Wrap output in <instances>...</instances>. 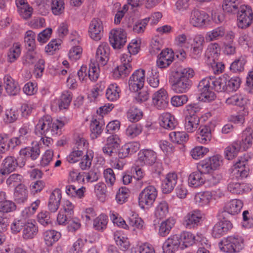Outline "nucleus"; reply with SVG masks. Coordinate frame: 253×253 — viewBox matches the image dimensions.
<instances>
[{"label": "nucleus", "mask_w": 253, "mask_h": 253, "mask_svg": "<svg viewBox=\"0 0 253 253\" xmlns=\"http://www.w3.org/2000/svg\"><path fill=\"white\" fill-rule=\"evenodd\" d=\"M43 236L46 245L47 246H51L59 239L61 234L54 230H49L44 232Z\"/></svg>", "instance_id": "58836bf2"}, {"label": "nucleus", "mask_w": 253, "mask_h": 253, "mask_svg": "<svg viewBox=\"0 0 253 253\" xmlns=\"http://www.w3.org/2000/svg\"><path fill=\"white\" fill-rule=\"evenodd\" d=\"M212 198L211 194L209 191L198 193L195 196V200L199 206H204L208 205Z\"/></svg>", "instance_id": "3c124183"}, {"label": "nucleus", "mask_w": 253, "mask_h": 253, "mask_svg": "<svg viewBox=\"0 0 253 253\" xmlns=\"http://www.w3.org/2000/svg\"><path fill=\"white\" fill-rule=\"evenodd\" d=\"M252 133L253 130L252 128H247L243 132L242 140L240 141H235L238 145H240L241 150H246L251 147L253 139Z\"/></svg>", "instance_id": "7c9ffc66"}, {"label": "nucleus", "mask_w": 253, "mask_h": 253, "mask_svg": "<svg viewBox=\"0 0 253 253\" xmlns=\"http://www.w3.org/2000/svg\"><path fill=\"white\" fill-rule=\"evenodd\" d=\"M211 129L210 126H203L199 128L197 141L201 144L208 143L211 139Z\"/></svg>", "instance_id": "2f4dec72"}, {"label": "nucleus", "mask_w": 253, "mask_h": 253, "mask_svg": "<svg viewBox=\"0 0 253 253\" xmlns=\"http://www.w3.org/2000/svg\"><path fill=\"white\" fill-rule=\"evenodd\" d=\"M145 80V70L142 69L136 70L130 77L128 81L130 90L136 92L140 90L144 86Z\"/></svg>", "instance_id": "4468645a"}, {"label": "nucleus", "mask_w": 253, "mask_h": 253, "mask_svg": "<svg viewBox=\"0 0 253 253\" xmlns=\"http://www.w3.org/2000/svg\"><path fill=\"white\" fill-rule=\"evenodd\" d=\"M181 246L177 234H175L170 236L166 240L163 246V250L164 253H175L179 248L181 249Z\"/></svg>", "instance_id": "5701e85b"}, {"label": "nucleus", "mask_w": 253, "mask_h": 253, "mask_svg": "<svg viewBox=\"0 0 253 253\" xmlns=\"http://www.w3.org/2000/svg\"><path fill=\"white\" fill-rule=\"evenodd\" d=\"M3 81L5 90L9 95L15 96L19 93L20 89L19 85L9 75H5Z\"/></svg>", "instance_id": "bb28decb"}, {"label": "nucleus", "mask_w": 253, "mask_h": 253, "mask_svg": "<svg viewBox=\"0 0 253 253\" xmlns=\"http://www.w3.org/2000/svg\"><path fill=\"white\" fill-rule=\"evenodd\" d=\"M72 99V93L68 90L64 91L58 100V105L60 110L67 109Z\"/></svg>", "instance_id": "a18cd8bd"}, {"label": "nucleus", "mask_w": 253, "mask_h": 253, "mask_svg": "<svg viewBox=\"0 0 253 253\" xmlns=\"http://www.w3.org/2000/svg\"><path fill=\"white\" fill-rule=\"evenodd\" d=\"M120 145L119 136L116 134L111 135L107 138L106 143L102 148L103 152L106 157L117 158V151Z\"/></svg>", "instance_id": "ddd939ff"}, {"label": "nucleus", "mask_w": 253, "mask_h": 253, "mask_svg": "<svg viewBox=\"0 0 253 253\" xmlns=\"http://www.w3.org/2000/svg\"><path fill=\"white\" fill-rule=\"evenodd\" d=\"M63 126L61 121L57 120L53 123L51 116L44 115L39 120L35 126V134L38 136L59 135Z\"/></svg>", "instance_id": "20e7f679"}, {"label": "nucleus", "mask_w": 253, "mask_h": 253, "mask_svg": "<svg viewBox=\"0 0 253 253\" xmlns=\"http://www.w3.org/2000/svg\"><path fill=\"white\" fill-rule=\"evenodd\" d=\"M175 223L173 218L170 217L161 222L159 226L158 234L161 237L167 236Z\"/></svg>", "instance_id": "e433bc0d"}, {"label": "nucleus", "mask_w": 253, "mask_h": 253, "mask_svg": "<svg viewBox=\"0 0 253 253\" xmlns=\"http://www.w3.org/2000/svg\"><path fill=\"white\" fill-rule=\"evenodd\" d=\"M237 12V25L239 28L246 29L252 25L253 21V11L250 6L241 5Z\"/></svg>", "instance_id": "9b49d317"}, {"label": "nucleus", "mask_w": 253, "mask_h": 253, "mask_svg": "<svg viewBox=\"0 0 253 253\" xmlns=\"http://www.w3.org/2000/svg\"><path fill=\"white\" fill-rule=\"evenodd\" d=\"M241 150L240 145L234 142L231 145L227 146L224 150L225 157L228 160L233 159L237 156Z\"/></svg>", "instance_id": "09e8293b"}, {"label": "nucleus", "mask_w": 253, "mask_h": 253, "mask_svg": "<svg viewBox=\"0 0 253 253\" xmlns=\"http://www.w3.org/2000/svg\"><path fill=\"white\" fill-rule=\"evenodd\" d=\"M226 78L222 77L216 78L214 77H208L202 79L198 85L200 96L199 98L202 101L210 102L214 100L216 97L214 89L217 92L225 91Z\"/></svg>", "instance_id": "f03ea898"}, {"label": "nucleus", "mask_w": 253, "mask_h": 253, "mask_svg": "<svg viewBox=\"0 0 253 253\" xmlns=\"http://www.w3.org/2000/svg\"><path fill=\"white\" fill-rule=\"evenodd\" d=\"M173 53L171 50L166 49L161 51L158 56L157 64L160 68L168 67L173 61Z\"/></svg>", "instance_id": "b1692460"}, {"label": "nucleus", "mask_w": 253, "mask_h": 253, "mask_svg": "<svg viewBox=\"0 0 253 253\" xmlns=\"http://www.w3.org/2000/svg\"><path fill=\"white\" fill-rule=\"evenodd\" d=\"M220 47L217 43L210 44L206 50L205 55L207 59V63H211V61L218 60L220 55Z\"/></svg>", "instance_id": "c85d7f7f"}, {"label": "nucleus", "mask_w": 253, "mask_h": 253, "mask_svg": "<svg viewBox=\"0 0 253 253\" xmlns=\"http://www.w3.org/2000/svg\"><path fill=\"white\" fill-rule=\"evenodd\" d=\"M114 238L116 244L120 247L121 250L125 251L128 248L129 243L127 239L120 235L119 232H116L114 233Z\"/></svg>", "instance_id": "13d9d810"}, {"label": "nucleus", "mask_w": 253, "mask_h": 253, "mask_svg": "<svg viewBox=\"0 0 253 253\" xmlns=\"http://www.w3.org/2000/svg\"><path fill=\"white\" fill-rule=\"evenodd\" d=\"M127 117L131 122H137L141 119L142 112L137 108L132 107L128 111Z\"/></svg>", "instance_id": "0e129e2a"}, {"label": "nucleus", "mask_w": 253, "mask_h": 253, "mask_svg": "<svg viewBox=\"0 0 253 253\" xmlns=\"http://www.w3.org/2000/svg\"><path fill=\"white\" fill-rule=\"evenodd\" d=\"M209 151V149L206 147L197 146L191 150L190 154L193 159L198 160L203 158Z\"/></svg>", "instance_id": "774afa93"}, {"label": "nucleus", "mask_w": 253, "mask_h": 253, "mask_svg": "<svg viewBox=\"0 0 253 253\" xmlns=\"http://www.w3.org/2000/svg\"><path fill=\"white\" fill-rule=\"evenodd\" d=\"M199 123L200 118L197 115H186L184 122L185 129L188 132H193L197 129Z\"/></svg>", "instance_id": "473e14b6"}, {"label": "nucleus", "mask_w": 253, "mask_h": 253, "mask_svg": "<svg viewBox=\"0 0 253 253\" xmlns=\"http://www.w3.org/2000/svg\"><path fill=\"white\" fill-rule=\"evenodd\" d=\"M239 8V3L237 0H224L223 2L222 8L225 12L235 14Z\"/></svg>", "instance_id": "c03bdc74"}, {"label": "nucleus", "mask_w": 253, "mask_h": 253, "mask_svg": "<svg viewBox=\"0 0 253 253\" xmlns=\"http://www.w3.org/2000/svg\"><path fill=\"white\" fill-rule=\"evenodd\" d=\"M84 154L83 150H79L74 148L73 150L67 157V161L71 164H74L79 161Z\"/></svg>", "instance_id": "e2e57ef3"}, {"label": "nucleus", "mask_w": 253, "mask_h": 253, "mask_svg": "<svg viewBox=\"0 0 253 253\" xmlns=\"http://www.w3.org/2000/svg\"><path fill=\"white\" fill-rule=\"evenodd\" d=\"M249 156L241 157L234 165L227 189L231 193L240 194L244 193L247 188V185L239 180L248 176L249 168L247 166Z\"/></svg>", "instance_id": "f257e3e1"}, {"label": "nucleus", "mask_w": 253, "mask_h": 253, "mask_svg": "<svg viewBox=\"0 0 253 253\" xmlns=\"http://www.w3.org/2000/svg\"><path fill=\"white\" fill-rule=\"evenodd\" d=\"M241 83V79L237 76L233 77L227 80L226 79V84L225 91H235L240 87Z\"/></svg>", "instance_id": "5fc2aeb1"}, {"label": "nucleus", "mask_w": 253, "mask_h": 253, "mask_svg": "<svg viewBox=\"0 0 253 253\" xmlns=\"http://www.w3.org/2000/svg\"><path fill=\"white\" fill-rule=\"evenodd\" d=\"M232 228V224L228 220L217 222L213 227L212 235L214 238H219L226 234Z\"/></svg>", "instance_id": "393cba45"}, {"label": "nucleus", "mask_w": 253, "mask_h": 253, "mask_svg": "<svg viewBox=\"0 0 253 253\" xmlns=\"http://www.w3.org/2000/svg\"><path fill=\"white\" fill-rule=\"evenodd\" d=\"M18 116V111L16 109L13 108L7 109L5 111L3 120L5 123L11 124L15 122Z\"/></svg>", "instance_id": "4d7b16f0"}, {"label": "nucleus", "mask_w": 253, "mask_h": 253, "mask_svg": "<svg viewBox=\"0 0 253 253\" xmlns=\"http://www.w3.org/2000/svg\"><path fill=\"white\" fill-rule=\"evenodd\" d=\"M219 246L221 251L225 253H239L244 248V239L242 236L234 234L224 238Z\"/></svg>", "instance_id": "423d86ee"}, {"label": "nucleus", "mask_w": 253, "mask_h": 253, "mask_svg": "<svg viewBox=\"0 0 253 253\" xmlns=\"http://www.w3.org/2000/svg\"><path fill=\"white\" fill-rule=\"evenodd\" d=\"M208 18L206 12L195 9L191 13L190 23L194 27H201L208 23Z\"/></svg>", "instance_id": "6ab92c4d"}, {"label": "nucleus", "mask_w": 253, "mask_h": 253, "mask_svg": "<svg viewBox=\"0 0 253 253\" xmlns=\"http://www.w3.org/2000/svg\"><path fill=\"white\" fill-rule=\"evenodd\" d=\"M157 195L158 191L155 186H147L139 193V205L143 209L150 208L153 205Z\"/></svg>", "instance_id": "6e6552de"}, {"label": "nucleus", "mask_w": 253, "mask_h": 253, "mask_svg": "<svg viewBox=\"0 0 253 253\" xmlns=\"http://www.w3.org/2000/svg\"><path fill=\"white\" fill-rule=\"evenodd\" d=\"M18 163L17 159L13 156H8L3 161V167L0 171L2 174H8L14 171L20 163Z\"/></svg>", "instance_id": "cd10ccee"}, {"label": "nucleus", "mask_w": 253, "mask_h": 253, "mask_svg": "<svg viewBox=\"0 0 253 253\" xmlns=\"http://www.w3.org/2000/svg\"><path fill=\"white\" fill-rule=\"evenodd\" d=\"M15 3L24 18L27 19L31 16L33 8L26 2V0H15Z\"/></svg>", "instance_id": "4c0bfd02"}, {"label": "nucleus", "mask_w": 253, "mask_h": 253, "mask_svg": "<svg viewBox=\"0 0 253 253\" xmlns=\"http://www.w3.org/2000/svg\"><path fill=\"white\" fill-rule=\"evenodd\" d=\"M28 191L24 185L17 186L14 192L13 198L17 204H23L27 201Z\"/></svg>", "instance_id": "c756f323"}, {"label": "nucleus", "mask_w": 253, "mask_h": 253, "mask_svg": "<svg viewBox=\"0 0 253 253\" xmlns=\"http://www.w3.org/2000/svg\"><path fill=\"white\" fill-rule=\"evenodd\" d=\"M142 130V127L139 124H132L129 126L126 129V134L128 137L133 138L139 135Z\"/></svg>", "instance_id": "680f3d73"}, {"label": "nucleus", "mask_w": 253, "mask_h": 253, "mask_svg": "<svg viewBox=\"0 0 253 253\" xmlns=\"http://www.w3.org/2000/svg\"><path fill=\"white\" fill-rule=\"evenodd\" d=\"M100 70L98 64L91 63L88 70V77L92 82H95L99 76Z\"/></svg>", "instance_id": "052dcab7"}, {"label": "nucleus", "mask_w": 253, "mask_h": 253, "mask_svg": "<svg viewBox=\"0 0 253 253\" xmlns=\"http://www.w3.org/2000/svg\"><path fill=\"white\" fill-rule=\"evenodd\" d=\"M147 81L152 87H158L160 83L159 75L156 68L152 69L150 71L148 72Z\"/></svg>", "instance_id": "864d4df0"}, {"label": "nucleus", "mask_w": 253, "mask_h": 253, "mask_svg": "<svg viewBox=\"0 0 253 253\" xmlns=\"http://www.w3.org/2000/svg\"><path fill=\"white\" fill-rule=\"evenodd\" d=\"M245 103V100L243 97L241 95L237 94L228 97L226 100V103L231 105L243 106Z\"/></svg>", "instance_id": "69168bd1"}, {"label": "nucleus", "mask_w": 253, "mask_h": 253, "mask_svg": "<svg viewBox=\"0 0 253 253\" xmlns=\"http://www.w3.org/2000/svg\"><path fill=\"white\" fill-rule=\"evenodd\" d=\"M205 38L202 35H196L191 44L190 55L194 59H199L203 52Z\"/></svg>", "instance_id": "f3484780"}, {"label": "nucleus", "mask_w": 253, "mask_h": 253, "mask_svg": "<svg viewBox=\"0 0 253 253\" xmlns=\"http://www.w3.org/2000/svg\"><path fill=\"white\" fill-rule=\"evenodd\" d=\"M243 203L238 199H233L227 203L224 207V211L230 214L234 215L240 212Z\"/></svg>", "instance_id": "72a5a7b5"}, {"label": "nucleus", "mask_w": 253, "mask_h": 253, "mask_svg": "<svg viewBox=\"0 0 253 253\" xmlns=\"http://www.w3.org/2000/svg\"><path fill=\"white\" fill-rule=\"evenodd\" d=\"M121 89L116 84H112L109 85L106 91V98L111 101H115L120 97Z\"/></svg>", "instance_id": "ea45409f"}, {"label": "nucleus", "mask_w": 253, "mask_h": 253, "mask_svg": "<svg viewBox=\"0 0 253 253\" xmlns=\"http://www.w3.org/2000/svg\"><path fill=\"white\" fill-rule=\"evenodd\" d=\"M202 217V214L200 211L195 210L191 211L185 216L184 225L187 228H195L200 224Z\"/></svg>", "instance_id": "412c9836"}, {"label": "nucleus", "mask_w": 253, "mask_h": 253, "mask_svg": "<svg viewBox=\"0 0 253 253\" xmlns=\"http://www.w3.org/2000/svg\"><path fill=\"white\" fill-rule=\"evenodd\" d=\"M128 54H124L121 56V65L116 68L113 72V76L114 79H117L125 78L132 70L130 64L132 59L130 54L135 55L139 50L137 44V42L130 43L127 47Z\"/></svg>", "instance_id": "39448f33"}, {"label": "nucleus", "mask_w": 253, "mask_h": 253, "mask_svg": "<svg viewBox=\"0 0 253 253\" xmlns=\"http://www.w3.org/2000/svg\"><path fill=\"white\" fill-rule=\"evenodd\" d=\"M37 220L40 224L44 227L52 223L50 213L47 211H42L39 213L37 215Z\"/></svg>", "instance_id": "bf43d9fd"}, {"label": "nucleus", "mask_w": 253, "mask_h": 253, "mask_svg": "<svg viewBox=\"0 0 253 253\" xmlns=\"http://www.w3.org/2000/svg\"><path fill=\"white\" fill-rule=\"evenodd\" d=\"M205 182L204 175L198 170L191 173L188 177V184L190 186L196 188L202 185Z\"/></svg>", "instance_id": "f704fd0d"}, {"label": "nucleus", "mask_w": 253, "mask_h": 253, "mask_svg": "<svg viewBox=\"0 0 253 253\" xmlns=\"http://www.w3.org/2000/svg\"><path fill=\"white\" fill-rule=\"evenodd\" d=\"M168 94L167 91L162 88L155 92L152 96V103L158 109H165L169 105Z\"/></svg>", "instance_id": "dca6fc26"}, {"label": "nucleus", "mask_w": 253, "mask_h": 253, "mask_svg": "<svg viewBox=\"0 0 253 253\" xmlns=\"http://www.w3.org/2000/svg\"><path fill=\"white\" fill-rule=\"evenodd\" d=\"M194 75V70L189 67L172 71L169 76L172 89L178 93L187 92L192 85L191 79Z\"/></svg>", "instance_id": "7ed1b4c3"}, {"label": "nucleus", "mask_w": 253, "mask_h": 253, "mask_svg": "<svg viewBox=\"0 0 253 253\" xmlns=\"http://www.w3.org/2000/svg\"><path fill=\"white\" fill-rule=\"evenodd\" d=\"M103 124L102 121H100L96 119H93L90 125V129L91 131L90 136L92 139H95L99 136L103 130L102 127Z\"/></svg>", "instance_id": "a19ab883"}, {"label": "nucleus", "mask_w": 253, "mask_h": 253, "mask_svg": "<svg viewBox=\"0 0 253 253\" xmlns=\"http://www.w3.org/2000/svg\"><path fill=\"white\" fill-rule=\"evenodd\" d=\"M169 213V205L167 202L163 201L156 208L155 216L159 219L165 218Z\"/></svg>", "instance_id": "49530a36"}, {"label": "nucleus", "mask_w": 253, "mask_h": 253, "mask_svg": "<svg viewBox=\"0 0 253 253\" xmlns=\"http://www.w3.org/2000/svg\"><path fill=\"white\" fill-rule=\"evenodd\" d=\"M177 236L180 242L181 249L182 250L192 246L196 242H201L202 245L205 244L207 248L208 247H210V245L207 243L208 241L201 234H197L196 237L191 232L184 231L180 234H177Z\"/></svg>", "instance_id": "1a4fd4ad"}, {"label": "nucleus", "mask_w": 253, "mask_h": 253, "mask_svg": "<svg viewBox=\"0 0 253 253\" xmlns=\"http://www.w3.org/2000/svg\"><path fill=\"white\" fill-rule=\"evenodd\" d=\"M160 125L165 129L172 130L177 125L174 117L169 113H165L160 117Z\"/></svg>", "instance_id": "a878e982"}, {"label": "nucleus", "mask_w": 253, "mask_h": 253, "mask_svg": "<svg viewBox=\"0 0 253 253\" xmlns=\"http://www.w3.org/2000/svg\"><path fill=\"white\" fill-rule=\"evenodd\" d=\"M224 35L225 29L221 26L207 32L205 38L207 41L211 42L220 39L222 38Z\"/></svg>", "instance_id": "37998d69"}, {"label": "nucleus", "mask_w": 253, "mask_h": 253, "mask_svg": "<svg viewBox=\"0 0 253 253\" xmlns=\"http://www.w3.org/2000/svg\"><path fill=\"white\" fill-rule=\"evenodd\" d=\"M35 38L36 35L34 32L30 30L26 32L24 37V42L25 46L29 51H34L36 48Z\"/></svg>", "instance_id": "de8ad7c7"}, {"label": "nucleus", "mask_w": 253, "mask_h": 253, "mask_svg": "<svg viewBox=\"0 0 253 253\" xmlns=\"http://www.w3.org/2000/svg\"><path fill=\"white\" fill-rule=\"evenodd\" d=\"M21 53L20 45L18 43L14 44L10 47L7 53V60L10 63L15 61L19 57Z\"/></svg>", "instance_id": "6e6d98bb"}, {"label": "nucleus", "mask_w": 253, "mask_h": 253, "mask_svg": "<svg viewBox=\"0 0 253 253\" xmlns=\"http://www.w3.org/2000/svg\"><path fill=\"white\" fill-rule=\"evenodd\" d=\"M15 203L11 201L5 200L0 201V212L8 213L16 210Z\"/></svg>", "instance_id": "338daca9"}, {"label": "nucleus", "mask_w": 253, "mask_h": 253, "mask_svg": "<svg viewBox=\"0 0 253 253\" xmlns=\"http://www.w3.org/2000/svg\"><path fill=\"white\" fill-rule=\"evenodd\" d=\"M247 62V57L242 55L232 63L230 67V70L234 73L242 72L244 70Z\"/></svg>", "instance_id": "79ce46f5"}, {"label": "nucleus", "mask_w": 253, "mask_h": 253, "mask_svg": "<svg viewBox=\"0 0 253 253\" xmlns=\"http://www.w3.org/2000/svg\"><path fill=\"white\" fill-rule=\"evenodd\" d=\"M38 227L31 222H25L22 232V237L25 240L33 239L38 234Z\"/></svg>", "instance_id": "c9c22d12"}, {"label": "nucleus", "mask_w": 253, "mask_h": 253, "mask_svg": "<svg viewBox=\"0 0 253 253\" xmlns=\"http://www.w3.org/2000/svg\"><path fill=\"white\" fill-rule=\"evenodd\" d=\"M108 218L106 215L101 214L93 221V227L96 230L103 231L106 228Z\"/></svg>", "instance_id": "603ef678"}, {"label": "nucleus", "mask_w": 253, "mask_h": 253, "mask_svg": "<svg viewBox=\"0 0 253 253\" xmlns=\"http://www.w3.org/2000/svg\"><path fill=\"white\" fill-rule=\"evenodd\" d=\"M32 144V146L25 147L19 151L20 158L22 159L20 163V167L25 166L27 161H34L39 157L41 152L39 145L37 142Z\"/></svg>", "instance_id": "f8f14e48"}, {"label": "nucleus", "mask_w": 253, "mask_h": 253, "mask_svg": "<svg viewBox=\"0 0 253 253\" xmlns=\"http://www.w3.org/2000/svg\"><path fill=\"white\" fill-rule=\"evenodd\" d=\"M137 162L141 166H152L154 165L158 168L156 170L158 173L161 172L162 164L157 161V153L149 149H142L138 153Z\"/></svg>", "instance_id": "0eeeda50"}, {"label": "nucleus", "mask_w": 253, "mask_h": 253, "mask_svg": "<svg viewBox=\"0 0 253 253\" xmlns=\"http://www.w3.org/2000/svg\"><path fill=\"white\" fill-rule=\"evenodd\" d=\"M90 37L94 41L101 39L103 33L102 22L99 18H93L90 22L88 28Z\"/></svg>", "instance_id": "a211bd4d"}, {"label": "nucleus", "mask_w": 253, "mask_h": 253, "mask_svg": "<svg viewBox=\"0 0 253 253\" xmlns=\"http://www.w3.org/2000/svg\"><path fill=\"white\" fill-rule=\"evenodd\" d=\"M222 161L221 156L214 155L200 162L197 165V169L203 175L211 173L221 165Z\"/></svg>", "instance_id": "9d476101"}, {"label": "nucleus", "mask_w": 253, "mask_h": 253, "mask_svg": "<svg viewBox=\"0 0 253 253\" xmlns=\"http://www.w3.org/2000/svg\"><path fill=\"white\" fill-rule=\"evenodd\" d=\"M169 137L171 141L177 144L185 143L188 140V135L184 131L171 132Z\"/></svg>", "instance_id": "8fccbe9b"}, {"label": "nucleus", "mask_w": 253, "mask_h": 253, "mask_svg": "<svg viewBox=\"0 0 253 253\" xmlns=\"http://www.w3.org/2000/svg\"><path fill=\"white\" fill-rule=\"evenodd\" d=\"M109 41L114 48H121L126 42V32L121 28L112 29L110 32Z\"/></svg>", "instance_id": "2eb2a0df"}, {"label": "nucleus", "mask_w": 253, "mask_h": 253, "mask_svg": "<svg viewBox=\"0 0 253 253\" xmlns=\"http://www.w3.org/2000/svg\"><path fill=\"white\" fill-rule=\"evenodd\" d=\"M110 55V47L106 42H102L97 47L95 59L98 64L102 66L105 65L108 60Z\"/></svg>", "instance_id": "aec40b11"}, {"label": "nucleus", "mask_w": 253, "mask_h": 253, "mask_svg": "<svg viewBox=\"0 0 253 253\" xmlns=\"http://www.w3.org/2000/svg\"><path fill=\"white\" fill-rule=\"evenodd\" d=\"M178 180L176 173L171 172L168 173L162 182V190L163 193H170L175 187Z\"/></svg>", "instance_id": "4be33fe9"}]
</instances>
